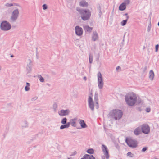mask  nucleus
Masks as SVG:
<instances>
[{
	"label": "nucleus",
	"mask_w": 159,
	"mask_h": 159,
	"mask_svg": "<svg viewBox=\"0 0 159 159\" xmlns=\"http://www.w3.org/2000/svg\"><path fill=\"white\" fill-rule=\"evenodd\" d=\"M102 149L106 158L107 159H108L109 158V155L107 147L104 145L102 144Z\"/></svg>",
	"instance_id": "9b49d317"
},
{
	"label": "nucleus",
	"mask_w": 159,
	"mask_h": 159,
	"mask_svg": "<svg viewBox=\"0 0 159 159\" xmlns=\"http://www.w3.org/2000/svg\"><path fill=\"white\" fill-rule=\"evenodd\" d=\"M159 47V45L158 44H157L155 46V52H157L158 50V49Z\"/></svg>",
	"instance_id": "e433bc0d"
},
{
	"label": "nucleus",
	"mask_w": 159,
	"mask_h": 159,
	"mask_svg": "<svg viewBox=\"0 0 159 159\" xmlns=\"http://www.w3.org/2000/svg\"><path fill=\"white\" fill-rule=\"evenodd\" d=\"M80 123L82 128H84L87 127V125L84 120H81L80 121Z\"/></svg>",
	"instance_id": "f3484780"
},
{
	"label": "nucleus",
	"mask_w": 159,
	"mask_h": 159,
	"mask_svg": "<svg viewBox=\"0 0 159 159\" xmlns=\"http://www.w3.org/2000/svg\"><path fill=\"white\" fill-rule=\"evenodd\" d=\"M125 15L126 16H128V14L127 13H126L125 14Z\"/></svg>",
	"instance_id": "6e6d98bb"
},
{
	"label": "nucleus",
	"mask_w": 159,
	"mask_h": 159,
	"mask_svg": "<svg viewBox=\"0 0 159 159\" xmlns=\"http://www.w3.org/2000/svg\"><path fill=\"white\" fill-rule=\"evenodd\" d=\"M81 159H95L94 157L92 155L85 154Z\"/></svg>",
	"instance_id": "2eb2a0df"
},
{
	"label": "nucleus",
	"mask_w": 159,
	"mask_h": 159,
	"mask_svg": "<svg viewBox=\"0 0 159 159\" xmlns=\"http://www.w3.org/2000/svg\"><path fill=\"white\" fill-rule=\"evenodd\" d=\"M75 32L76 35L78 36H81L83 33L82 28L79 26H76L75 27Z\"/></svg>",
	"instance_id": "9d476101"
},
{
	"label": "nucleus",
	"mask_w": 159,
	"mask_h": 159,
	"mask_svg": "<svg viewBox=\"0 0 159 159\" xmlns=\"http://www.w3.org/2000/svg\"><path fill=\"white\" fill-rule=\"evenodd\" d=\"M76 10L81 15V17L83 20H87L90 18L91 12L89 10L82 9L79 8H77Z\"/></svg>",
	"instance_id": "f03ea898"
},
{
	"label": "nucleus",
	"mask_w": 159,
	"mask_h": 159,
	"mask_svg": "<svg viewBox=\"0 0 159 159\" xmlns=\"http://www.w3.org/2000/svg\"><path fill=\"white\" fill-rule=\"evenodd\" d=\"M98 9L99 12H100L101 11V8L100 6H99V7L98 8Z\"/></svg>",
	"instance_id": "c03bdc74"
},
{
	"label": "nucleus",
	"mask_w": 159,
	"mask_h": 159,
	"mask_svg": "<svg viewBox=\"0 0 159 159\" xmlns=\"http://www.w3.org/2000/svg\"><path fill=\"white\" fill-rule=\"evenodd\" d=\"M1 70V67H0V70Z\"/></svg>",
	"instance_id": "052dcab7"
},
{
	"label": "nucleus",
	"mask_w": 159,
	"mask_h": 159,
	"mask_svg": "<svg viewBox=\"0 0 159 159\" xmlns=\"http://www.w3.org/2000/svg\"><path fill=\"white\" fill-rule=\"evenodd\" d=\"M87 152L88 153L92 154L94 153V150L92 148L89 149L87 150Z\"/></svg>",
	"instance_id": "a878e982"
},
{
	"label": "nucleus",
	"mask_w": 159,
	"mask_h": 159,
	"mask_svg": "<svg viewBox=\"0 0 159 159\" xmlns=\"http://www.w3.org/2000/svg\"><path fill=\"white\" fill-rule=\"evenodd\" d=\"M102 14V11H101L100 12H99V13L98 15H99V16L100 17H101V16Z\"/></svg>",
	"instance_id": "8fccbe9b"
},
{
	"label": "nucleus",
	"mask_w": 159,
	"mask_h": 159,
	"mask_svg": "<svg viewBox=\"0 0 159 159\" xmlns=\"http://www.w3.org/2000/svg\"><path fill=\"white\" fill-rule=\"evenodd\" d=\"M47 85L48 86H51V85L50 84H49L48 83H47Z\"/></svg>",
	"instance_id": "864d4df0"
},
{
	"label": "nucleus",
	"mask_w": 159,
	"mask_h": 159,
	"mask_svg": "<svg viewBox=\"0 0 159 159\" xmlns=\"http://www.w3.org/2000/svg\"><path fill=\"white\" fill-rule=\"evenodd\" d=\"M14 57V55H11V56H10V57Z\"/></svg>",
	"instance_id": "5fc2aeb1"
},
{
	"label": "nucleus",
	"mask_w": 159,
	"mask_h": 159,
	"mask_svg": "<svg viewBox=\"0 0 159 159\" xmlns=\"http://www.w3.org/2000/svg\"><path fill=\"white\" fill-rule=\"evenodd\" d=\"M66 126H67V128H69V127L70 125H71V122H67V123L66 124Z\"/></svg>",
	"instance_id": "ea45409f"
},
{
	"label": "nucleus",
	"mask_w": 159,
	"mask_h": 159,
	"mask_svg": "<svg viewBox=\"0 0 159 159\" xmlns=\"http://www.w3.org/2000/svg\"><path fill=\"white\" fill-rule=\"evenodd\" d=\"M88 5V3L85 1H82L80 2V5L83 7H87Z\"/></svg>",
	"instance_id": "aec40b11"
},
{
	"label": "nucleus",
	"mask_w": 159,
	"mask_h": 159,
	"mask_svg": "<svg viewBox=\"0 0 159 159\" xmlns=\"http://www.w3.org/2000/svg\"><path fill=\"white\" fill-rule=\"evenodd\" d=\"M71 122V125L73 127H75L76 125H75L76 123V122L75 121H70Z\"/></svg>",
	"instance_id": "f704fd0d"
},
{
	"label": "nucleus",
	"mask_w": 159,
	"mask_h": 159,
	"mask_svg": "<svg viewBox=\"0 0 159 159\" xmlns=\"http://www.w3.org/2000/svg\"><path fill=\"white\" fill-rule=\"evenodd\" d=\"M142 132L145 134H148L150 132V127L146 124H144L140 126Z\"/></svg>",
	"instance_id": "6e6552de"
},
{
	"label": "nucleus",
	"mask_w": 159,
	"mask_h": 159,
	"mask_svg": "<svg viewBox=\"0 0 159 159\" xmlns=\"http://www.w3.org/2000/svg\"><path fill=\"white\" fill-rule=\"evenodd\" d=\"M126 6L125 5L124 3H122L119 6V9L120 10L123 11L126 9Z\"/></svg>",
	"instance_id": "a211bd4d"
},
{
	"label": "nucleus",
	"mask_w": 159,
	"mask_h": 159,
	"mask_svg": "<svg viewBox=\"0 0 159 159\" xmlns=\"http://www.w3.org/2000/svg\"><path fill=\"white\" fill-rule=\"evenodd\" d=\"M92 95V93H90V95Z\"/></svg>",
	"instance_id": "bf43d9fd"
},
{
	"label": "nucleus",
	"mask_w": 159,
	"mask_h": 159,
	"mask_svg": "<svg viewBox=\"0 0 159 159\" xmlns=\"http://www.w3.org/2000/svg\"><path fill=\"white\" fill-rule=\"evenodd\" d=\"M22 126L24 128H26L28 127V124L27 121H25L24 122V124H23Z\"/></svg>",
	"instance_id": "c756f323"
},
{
	"label": "nucleus",
	"mask_w": 159,
	"mask_h": 159,
	"mask_svg": "<svg viewBox=\"0 0 159 159\" xmlns=\"http://www.w3.org/2000/svg\"><path fill=\"white\" fill-rule=\"evenodd\" d=\"M83 79L84 80H86L87 78L86 77H84L83 78Z\"/></svg>",
	"instance_id": "603ef678"
},
{
	"label": "nucleus",
	"mask_w": 159,
	"mask_h": 159,
	"mask_svg": "<svg viewBox=\"0 0 159 159\" xmlns=\"http://www.w3.org/2000/svg\"><path fill=\"white\" fill-rule=\"evenodd\" d=\"M141 102V100L140 99H138V104L140 103Z\"/></svg>",
	"instance_id": "09e8293b"
},
{
	"label": "nucleus",
	"mask_w": 159,
	"mask_h": 159,
	"mask_svg": "<svg viewBox=\"0 0 159 159\" xmlns=\"http://www.w3.org/2000/svg\"><path fill=\"white\" fill-rule=\"evenodd\" d=\"M102 159H105L104 156L102 157Z\"/></svg>",
	"instance_id": "4d7b16f0"
},
{
	"label": "nucleus",
	"mask_w": 159,
	"mask_h": 159,
	"mask_svg": "<svg viewBox=\"0 0 159 159\" xmlns=\"http://www.w3.org/2000/svg\"><path fill=\"white\" fill-rule=\"evenodd\" d=\"M44 10H45L48 8V6L46 4H44L42 6Z\"/></svg>",
	"instance_id": "473e14b6"
},
{
	"label": "nucleus",
	"mask_w": 159,
	"mask_h": 159,
	"mask_svg": "<svg viewBox=\"0 0 159 159\" xmlns=\"http://www.w3.org/2000/svg\"><path fill=\"white\" fill-rule=\"evenodd\" d=\"M94 101L96 102V104H98V94L97 93H95L94 97Z\"/></svg>",
	"instance_id": "412c9836"
},
{
	"label": "nucleus",
	"mask_w": 159,
	"mask_h": 159,
	"mask_svg": "<svg viewBox=\"0 0 159 159\" xmlns=\"http://www.w3.org/2000/svg\"><path fill=\"white\" fill-rule=\"evenodd\" d=\"M141 128L140 126L136 128L134 131V133L136 135H139L141 133Z\"/></svg>",
	"instance_id": "dca6fc26"
},
{
	"label": "nucleus",
	"mask_w": 159,
	"mask_h": 159,
	"mask_svg": "<svg viewBox=\"0 0 159 159\" xmlns=\"http://www.w3.org/2000/svg\"><path fill=\"white\" fill-rule=\"evenodd\" d=\"M151 25H148V28H147V31L148 32H149L150 31V30H151Z\"/></svg>",
	"instance_id": "58836bf2"
},
{
	"label": "nucleus",
	"mask_w": 159,
	"mask_h": 159,
	"mask_svg": "<svg viewBox=\"0 0 159 159\" xmlns=\"http://www.w3.org/2000/svg\"><path fill=\"white\" fill-rule=\"evenodd\" d=\"M93 55L90 54L89 56V61L90 63H92L93 62Z\"/></svg>",
	"instance_id": "393cba45"
},
{
	"label": "nucleus",
	"mask_w": 159,
	"mask_h": 159,
	"mask_svg": "<svg viewBox=\"0 0 159 159\" xmlns=\"http://www.w3.org/2000/svg\"><path fill=\"white\" fill-rule=\"evenodd\" d=\"M149 79L152 80L153 79L154 76V74L153 71L152 70H151L149 73Z\"/></svg>",
	"instance_id": "6ab92c4d"
},
{
	"label": "nucleus",
	"mask_w": 159,
	"mask_h": 159,
	"mask_svg": "<svg viewBox=\"0 0 159 159\" xmlns=\"http://www.w3.org/2000/svg\"><path fill=\"white\" fill-rule=\"evenodd\" d=\"M125 100L129 106H133L137 101V96L134 93L126 95L125 96Z\"/></svg>",
	"instance_id": "f257e3e1"
},
{
	"label": "nucleus",
	"mask_w": 159,
	"mask_h": 159,
	"mask_svg": "<svg viewBox=\"0 0 159 159\" xmlns=\"http://www.w3.org/2000/svg\"><path fill=\"white\" fill-rule=\"evenodd\" d=\"M147 149V147H145L143 148L142 150V152H145Z\"/></svg>",
	"instance_id": "a19ab883"
},
{
	"label": "nucleus",
	"mask_w": 159,
	"mask_h": 159,
	"mask_svg": "<svg viewBox=\"0 0 159 159\" xmlns=\"http://www.w3.org/2000/svg\"><path fill=\"white\" fill-rule=\"evenodd\" d=\"M57 107V105L56 102L54 103L52 106V108L54 111H56Z\"/></svg>",
	"instance_id": "b1692460"
},
{
	"label": "nucleus",
	"mask_w": 159,
	"mask_h": 159,
	"mask_svg": "<svg viewBox=\"0 0 159 159\" xmlns=\"http://www.w3.org/2000/svg\"><path fill=\"white\" fill-rule=\"evenodd\" d=\"M95 107L96 109H98L99 107L98 102V104H96Z\"/></svg>",
	"instance_id": "37998d69"
},
{
	"label": "nucleus",
	"mask_w": 159,
	"mask_h": 159,
	"mask_svg": "<svg viewBox=\"0 0 159 159\" xmlns=\"http://www.w3.org/2000/svg\"><path fill=\"white\" fill-rule=\"evenodd\" d=\"M67 120L66 118H64L62 119L61 122L62 124H65L66 123Z\"/></svg>",
	"instance_id": "bb28decb"
},
{
	"label": "nucleus",
	"mask_w": 159,
	"mask_h": 159,
	"mask_svg": "<svg viewBox=\"0 0 159 159\" xmlns=\"http://www.w3.org/2000/svg\"><path fill=\"white\" fill-rule=\"evenodd\" d=\"M32 63L31 60L29 59L27 61V64L26 67L27 74L30 73L32 70Z\"/></svg>",
	"instance_id": "1a4fd4ad"
},
{
	"label": "nucleus",
	"mask_w": 159,
	"mask_h": 159,
	"mask_svg": "<svg viewBox=\"0 0 159 159\" xmlns=\"http://www.w3.org/2000/svg\"><path fill=\"white\" fill-rule=\"evenodd\" d=\"M145 70H146V67H145Z\"/></svg>",
	"instance_id": "680f3d73"
},
{
	"label": "nucleus",
	"mask_w": 159,
	"mask_h": 159,
	"mask_svg": "<svg viewBox=\"0 0 159 159\" xmlns=\"http://www.w3.org/2000/svg\"><path fill=\"white\" fill-rule=\"evenodd\" d=\"M38 78L41 82H43L44 81V78L41 75H39Z\"/></svg>",
	"instance_id": "c85d7f7f"
},
{
	"label": "nucleus",
	"mask_w": 159,
	"mask_h": 159,
	"mask_svg": "<svg viewBox=\"0 0 159 159\" xmlns=\"http://www.w3.org/2000/svg\"><path fill=\"white\" fill-rule=\"evenodd\" d=\"M88 105L90 109L93 111H94V102L88 103Z\"/></svg>",
	"instance_id": "5701e85b"
},
{
	"label": "nucleus",
	"mask_w": 159,
	"mask_h": 159,
	"mask_svg": "<svg viewBox=\"0 0 159 159\" xmlns=\"http://www.w3.org/2000/svg\"><path fill=\"white\" fill-rule=\"evenodd\" d=\"M126 142L127 145L130 147L134 148H136L137 146V143L135 140L132 139H126Z\"/></svg>",
	"instance_id": "0eeeda50"
},
{
	"label": "nucleus",
	"mask_w": 159,
	"mask_h": 159,
	"mask_svg": "<svg viewBox=\"0 0 159 159\" xmlns=\"http://www.w3.org/2000/svg\"><path fill=\"white\" fill-rule=\"evenodd\" d=\"M67 159H70V158H68Z\"/></svg>",
	"instance_id": "e2e57ef3"
},
{
	"label": "nucleus",
	"mask_w": 159,
	"mask_h": 159,
	"mask_svg": "<svg viewBox=\"0 0 159 159\" xmlns=\"http://www.w3.org/2000/svg\"><path fill=\"white\" fill-rule=\"evenodd\" d=\"M98 39V34L96 31H94L92 34V40L93 41H95Z\"/></svg>",
	"instance_id": "ddd939ff"
},
{
	"label": "nucleus",
	"mask_w": 159,
	"mask_h": 159,
	"mask_svg": "<svg viewBox=\"0 0 159 159\" xmlns=\"http://www.w3.org/2000/svg\"><path fill=\"white\" fill-rule=\"evenodd\" d=\"M19 15V11L18 9L13 11L10 18V20L11 22H15L17 19Z\"/></svg>",
	"instance_id": "423d86ee"
},
{
	"label": "nucleus",
	"mask_w": 159,
	"mask_h": 159,
	"mask_svg": "<svg viewBox=\"0 0 159 159\" xmlns=\"http://www.w3.org/2000/svg\"><path fill=\"white\" fill-rule=\"evenodd\" d=\"M84 31L90 33L92 31L93 28L91 27L88 25H84L83 27Z\"/></svg>",
	"instance_id": "4468645a"
},
{
	"label": "nucleus",
	"mask_w": 159,
	"mask_h": 159,
	"mask_svg": "<svg viewBox=\"0 0 159 159\" xmlns=\"http://www.w3.org/2000/svg\"><path fill=\"white\" fill-rule=\"evenodd\" d=\"M67 127L66 126V125L65 124H64L63 125H61L60 127V129H62L65 128H67Z\"/></svg>",
	"instance_id": "2f4dec72"
},
{
	"label": "nucleus",
	"mask_w": 159,
	"mask_h": 159,
	"mask_svg": "<svg viewBox=\"0 0 159 159\" xmlns=\"http://www.w3.org/2000/svg\"><path fill=\"white\" fill-rule=\"evenodd\" d=\"M123 3H124L125 5L126 6V5L129 4L130 1L129 0H125Z\"/></svg>",
	"instance_id": "7c9ffc66"
},
{
	"label": "nucleus",
	"mask_w": 159,
	"mask_h": 159,
	"mask_svg": "<svg viewBox=\"0 0 159 159\" xmlns=\"http://www.w3.org/2000/svg\"><path fill=\"white\" fill-rule=\"evenodd\" d=\"M158 25L159 26V22L158 23Z\"/></svg>",
	"instance_id": "13d9d810"
},
{
	"label": "nucleus",
	"mask_w": 159,
	"mask_h": 159,
	"mask_svg": "<svg viewBox=\"0 0 159 159\" xmlns=\"http://www.w3.org/2000/svg\"><path fill=\"white\" fill-rule=\"evenodd\" d=\"M11 28V24L6 21H3L0 25V28L3 31H7L10 30Z\"/></svg>",
	"instance_id": "39448f33"
},
{
	"label": "nucleus",
	"mask_w": 159,
	"mask_h": 159,
	"mask_svg": "<svg viewBox=\"0 0 159 159\" xmlns=\"http://www.w3.org/2000/svg\"><path fill=\"white\" fill-rule=\"evenodd\" d=\"M70 112V111L69 109L64 110L63 109L61 110L58 112L59 115L61 116H64L68 115Z\"/></svg>",
	"instance_id": "f8f14e48"
},
{
	"label": "nucleus",
	"mask_w": 159,
	"mask_h": 159,
	"mask_svg": "<svg viewBox=\"0 0 159 159\" xmlns=\"http://www.w3.org/2000/svg\"><path fill=\"white\" fill-rule=\"evenodd\" d=\"M109 115L110 116L114 117L115 120H118L121 117L122 112L120 110H113L110 112Z\"/></svg>",
	"instance_id": "7ed1b4c3"
},
{
	"label": "nucleus",
	"mask_w": 159,
	"mask_h": 159,
	"mask_svg": "<svg viewBox=\"0 0 159 159\" xmlns=\"http://www.w3.org/2000/svg\"><path fill=\"white\" fill-rule=\"evenodd\" d=\"M98 85L100 89L103 88L104 85V81L103 77L101 73L98 72L97 74Z\"/></svg>",
	"instance_id": "20e7f679"
},
{
	"label": "nucleus",
	"mask_w": 159,
	"mask_h": 159,
	"mask_svg": "<svg viewBox=\"0 0 159 159\" xmlns=\"http://www.w3.org/2000/svg\"><path fill=\"white\" fill-rule=\"evenodd\" d=\"M121 69L120 67L119 66H117L116 68V69L117 71H118L119 69Z\"/></svg>",
	"instance_id": "49530a36"
},
{
	"label": "nucleus",
	"mask_w": 159,
	"mask_h": 159,
	"mask_svg": "<svg viewBox=\"0 0 159 159\" xmlns=\"http://www.w3.org/2000/svg\"><path fill=\"white\" fill-rule=\"evenodd\" d=\"M127 154V156H130L131 157H133L134 156V155L130 152H128Z\"/></svg>",
	"instance_id": "c9c22d12"
},
{
	"label": "nucleus",
	"mask_w": 159,
	"mask_h": 159,
	"mask_svg": "<svg viewBox=\"0 0 159 159\" xmlns=\"http://www.w3.org/2000/svg\"><path fill=\"white\" fill-rule=\"evenodd\" d=\"M5 5L6 7H9L13 6V4L12 3H6Z\"/></svg>",
	"instance_id": "72a5a7b5"
},
{
	"label": "nucleus",
	"mask_w": 159,
	"mask_h": 159,
	"mask_svg": "<svg viewBox=\"0 0 159 159\" xmlns=\"http://www.w3.org/2000/svg\"><path fill=\"white\" fill-rule=\"evenodd\" d=\"M26 86L30 87V84L29 83H28V82H26Z\"/></svg>",
	"instance_id": "3c124183"
},
{
	"label": "nucleus",
	"mask_w": 159,
	"mask_h": 159,
	"mask_svg": "<svg viewBox=\"0 0 159 159\" xmlns=\"http://www.w3.org/2000/svg\"><path fill=\"white\" fill-rule=\"evenodd\" d=\"M25 91H28L30 90V88L29 86H25Z\"/></svg>",
	"instance_id": "4c0bfd02"
},
{
	"label": "nucleus",
	"mask_w": 159,
	"mask_h": 159,
	"mask_svg": "<svg viewBox=\"0 0 159 159\" xmlns=\"http://www.w3.org/2000/svg\"><path fill=\"white\" fill-rule=\"evenodd\" d=\"M126 20H123L121 22V25L122 26H124L126 24L129 18V16H126Z\"/></svg>",
	"instance_id": "4be33fe9"
},
{
	"label": "nucleus",
	"mask_w": 159,
	"mask_h": 159,
	"mask_svg": "<svg viewBox=\"0 0 159 159\" xmlns=\"http://www.w3.org/2000/svg\"><path fill=\"white\" fill-rule=\"evenodd\" d=\"M92 102H93V100L92 97L90 96H89L88 99V103Z\"/></svg>",
	"instance_id": "cd10ccee"
},
{
	"label": "nucleus",
	"mask_w": 159,
	"mask_h": 159,
	"mask_svg": "<svg viewBox=\"0 0 159 159\" xmlns=\"http://www.w3.org/2000/svg\"><path fill=\"white\" fill-rule=\"evenodd\" d=\"M38 98L37 97H34L32 98L31 99V100L32 101H34L37 99Z\"/></svg>",
	"instance_id": "79ce46f5"
},
{
	"label": "nucleus",
	"mask_w": 159,
	"mask_h": 159,
	"mask_svg": "<svg viewBox=\"0 0 159 159\" xmlns=\"http://www.w3.org/2000/svg\"><path fill=\"white\" fill-rule=\"evenodd\" d=\"M146 111L147 112H149L150 111V109L149 108H147L146 109Z\"/></svg>",
	"instance_id": "de8ad7c7"
},
{
	"label": "nucleus",
	"mask_w": 159,
	"mask_h": 159,
	"mask_svg": "<svg viewBox=\"0 0 159 159\" xmlns=\"http://www.w3.org/2000/svg\"><path fill=\"white\" fill-rule=\"evenodd\" d=\"M77 120V118H74L73 119H72L70 121H75Z\"/></svg>",
	"instance_id": "a18cd8bd"
}]
</instances>
